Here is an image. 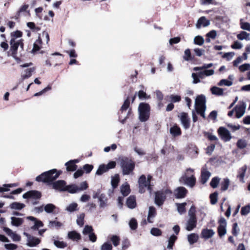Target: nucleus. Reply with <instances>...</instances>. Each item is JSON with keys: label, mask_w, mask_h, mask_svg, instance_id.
<instances>
[{"label": "nucleus", "mask_w": 250, "mask_h": 250, "mask_svg": "<svg viewBox=\"0 0 250 250\" xmlns=\"http://www.w3.org/2000/svg\"><path fill=\"white\" fill-rule=\"evenodd\" d=\"M62 173V171L57 170L56 169H52L42 173L36 178V180L38 182L47 183L48 185H52L53 188L59 191H65L66 182L63 180L54 181Z\"/></svg>", "instance_id": "1"}, {"label": "nucleus", "mask_w": 250, "mask_h": 250, "mask_svg": "<svg viewBox=\"0 0 250 250\" xmlns=\"http://www.w3.org/2000/svg\"><path fill=\"white\" fill-rule=\"evenodd\" d=\"M118 162L123 175H128L132 173L135 167V163L132 160L126 156H122L119 157Z\"/></svg>", "instance_id": "2"}, {"label": "nucleus", "mask_w": 250, "mask_h": 250, "mask_svg": "<svg viewBox=\"0 0 250 250\" xmlns=\"http://www.w3.org/2000/svg\"><path fill=\"white\" fill-rule=\"evenodd\" d=\"M139 119L141 122L147 121L150 117V106L148 103L142 102L138 106Z\"/></svg>", "instance_id": "3"}, {"label": "nucleus", "mask_w": 250, "mask_h": 250, "mask_svg": "<svg viewBox=\"0 0 250 250\" xmlns=\"http://www.w3.org/2000/svg\"><path fill=\"white\" fill-rule=\"evenodd\" d=\"M42 197V193L36 190H29L22 195L23 199H31L34 200H38Z\"/></svg>", "instance_id": "4"}, {"label": "nucleus", "mask_w": 250, "mask_h": 250, "mask_svg": "<svg viewBox=\"0 0 250 250\" xmlns=\"http://www.w3.org/2000/svg\"><path fill=\"white\" fill-rule=\"evenodd\" d=\"M218 133L222 140L225 142H228L231 139L230 132L224 127H220L218 129Z\"/></svg>", "instance_id": "5"}, {"label": "nucleus", "mask_w": 250, "mask_h": 250, "mask_svg": "<svg viewBox=\"0 0 250 250\" xmlns=\"http://www.w3.org/2000/svg\"><path fill=\"white\" fill-rule=\"evenodd\" d=\"M166 199V195H165L163 190L157 191L155 192V204L160 207L162 206Z\"/></svg>", "instance_id": "6"}, {"label": "nucleus", "mask_w": 250, "mask_h": 250, "mask_svg": "<svg viewBox=\"0 0 250 250\" xmlns=\"http://www.w3.org/2000/svg\"><path fill=\"white\" fill-rule=\"evenodd\" d=\"M246 108V104L244 102H242L240 104L236 105L234 107L236 118L239 119L242 117L245 113Z\"/></svg>", "instance_id": "7"}, {"label": "nucleus", "mask_w": 250, "mask_h": 250, "mask_svg": "<svg viewBox=\"0 0 250 250\" xmlns=\"http://www.w3.org/2000/svg\"><path fill=\"white\" fill-rule=\"evenodd\" d=\"M188 192V190L184 187H179L174 190V195L176 199L185 198Z\"/></svg>", "instance_id": "8"}, {"label": "nucleus", "mask_w": 250, "mask_h": 250, "mask_svg": "<svg viewBox=\"0 0 250 250\" xmlns=\"http://www.w3.org/2000/svg\"><path fill=\"white\" fill-rule=\"evenodd\" d=\"M139 192L143 193L146 191V188L148 184L146 181V178L145 175H142L138 179Z\"/></svg>", "instance_id": "9"}, {"label": "nucleus", "mask_w": 250, "mask_h": 250, "mask_svg": "<svg viewBox=\"0 0 250 250\" xmlns=\"http://www.w3.org/2000/svg\"><path fill=\"white\" fill-rule=\"evenodd\" d=\"M206 99L205 96L203 94L198 95L195 99V109L196 108H206Z\"/></svg>", "instance_id": "10"}, {"label": "nucleus", "mask_w": 250, "mask_h": 250, "mask_svg": "<svg viewBox=\"0 0 250 250\" xmlns=\"http://www.w3.org/2000/svg\"><path fill=\"white\" fill-rule=\"evenodd\" d=\"M180 119L184 128L185 129H188L190 127V119L188 117V113L182 112L181 114Z\"/></svg>", "instance_id": "11"}, {"label": "nucleus", "mask_w": 250, "mask_h": 250, "mask_svg": "<svg viewBox=\"0 0 250 250\" xmlns=\"http://www.w3.org/2000/svg\"><path fill=\"white\" fill-rule=\"evenodd\" d=\"M157 214L156 208L151 206L149 207L147 221L149 223H152L153 222V219L156 217Z\"/></svg>", "instance_id": "12"}, {"label": "nucleus", "mask_w": 250, "mask_h": 250, "mask_svg": "<svg viewBox=\"0 0 250 250\" xmlns=\"http://www.w3.org/2000/svg\"><path fill=\"white\" fill-rule=\"evenodd\" d=\"M67 238L73 241H79L81 239V235L80 233L76 230L69 231L67 233Z\"/></svg>", "instance_id": "13"}, {"label": "nucleus", "mask_w": 250, "mask_h": 250, "mask_svg": "<svg viewBox=\"0 0 250 250\" xmlns=\"http://www.w3.org/2000/svg\"><path fill=\"white\" fill-rule=\"evenodd\" d=\"M210 24V21L206 19L204 16L200 17L196 24V27L198 29H200L202 26L207 27Z\"/></svg>", "instance_id": "14"}, {"label": "nucleus", "mask_w": 250, "mask_h": 250, "mask_svg": "<svg viewBox=\"0 0 250 250\" xmlns=\"http://www.w3.org/2000/svg\"><path fill=\"white\" fill-rule=\"evenodd\" d=\"M215 232L212 229H204L202 230L201 236L205 239H208L212 237Z\"/></svg>", "instance_id": "15"}, {"label": "nucleus", "mask_w": 250, "mask_h": 250, "mask_svg": "<svg viewBox=\"0 0 250 250\" xmlns=\"http://www.w3.org/2000/svg\"><path fill=\"white\" fill-rule=\"evenodd\" d=\"M197 223V219L188 218L186 223V229L188 231H191L196 227Z\"/></svg>", "instance_id": "16"}, {"label": "nucleus", "mask_w": 250, "mask_h": 250, "mask_svg": "<svg viewBox=\"0 0 250 250\" xmlns=\"http://www.w3.org/2000/svg\"><path fill=\"white\" fill-rule=\"evenodd\" d=\"M98 200L100 208H104L108 206V198L105 194H101Z\"/></svg>", "instance_id": "17"}, {"label": "nucleus", "mask_w": 250, "mask_h": 250, "mask_svg": "<svg viewBox=\"0 0 250 250\" xmlns=\"http://www.w3.org/2000/svg\"><path fill=\"white\" fill-rule=\"evenodd\" d=\"M211 176V173L205 169H202L201 173V183L205 184Z\"/></svg>", "instance_id": "18"}, {"label": "nucleus", "mask_w": 250, "mask_h": 250, "mask_svg": "<svg viewBox=\"0 0 250 250\" xmlns=\"http://www.w3.org/2000/svg\"><path fill=\"white\" fill-rule=\"evenodd\" d=\"M126 205L127 207L130 209H133L135 208L137 205L135 196L134 195L129 196L127 198Z\"/></svg>", "instance_id": "19"}, {"label": "nucleus", "mask_w": 250, "mask_h": 250, "mask_svg": "<svg viewBox=\"0 0 250 250\" xmlns=\"http://www.w3.org/2000/svg\"><path fill=\"white\" fill-rule=\"evenodd\" d=\"M41 243L39 238L31 236L27 240V245L30 247H36Z\"/></svg>", "instance_id": "20"}, {"label": "nucleus", "mask_w": 250, "mask_h": 250, "mask_svg": "<svg viewBox=\"0 0 250 250\" xmlns=\"http://www.w3.org/2000/svg\"><path fill=\"white\" fill-rule=\"evenodd\" d=\"M42 44V40L41 38L40 35L38 37V39L35 41L33 44V47L31 52L32 53H35L41 48V44Z\"/></svg>", "instance_id": "21"}, {"label": "nucleus", "mask_w": 250, "mask_h": 250, "mask_svg": "<svg viewBox=\"0 0 250 250\" xmlns=\"http://www.w3.org/2000/svg\"><path fill=\"white\" fill-rule=\"evenodd\" d=\"M198 75L201 79H203L205 76H210L214 74V71L213 69H204L198 71Z\"/></svg>", "instance_id": "22"}, {"label": "nucleus", "mask_w": 250, "mask_h": 250, "mask_svg": "<svg viewBox=\"0 0 250 250\" xmlns=\"http://www.w3.org/2000/svg\"><path fill=\"white\" fill-rule=\"evenodd\" d=\"M170 134L173 137H176L181 134V130L180 128L177 125H175L171 127L169 129Z\"/></svg>", "instance_id": "23"}, {"label": "nucleus", "mask_w": 250, "mask_h": 250, "mask_svg": "<svg viewBox=\"0 0 250 250\" xmlns=\"http://www.w3.org/2000/svg\"><path fill=\"white\" fill-rule=\"evenodd\" d=\"M247 169V167L246 165H244L240 168L238 171V174L237 177L239 178L240 181L244 182V178L246 174V170Z\"/></svg>", "instance_id": "24"}, {"label": "nucleus", "mask_w": 250, "mask_h": 250, "mask_svg": "<svg viewBox=\"0 0 250 250\" xmlns=\"http://www.w3.org/2000/svg\"><path fill=\"white\" fill-rule=\"evenodd\" d=\"M25 207L23 203L20 202H13L9 205V208L12 209L20 210Z\"/></svg>", "instance_id": "25"}, {"label": "nucleus", "mask_w": 250, "mask_h": 250, "mask_svg": "<svg viewBox=\"0 0 250 250\" xmlns=\"http://www.w3.org/2000/svg\"><path fill=\"white\" fill-rule=\"evenodd\" d=\"M10 50L12 51L11 54H13V56L17 54V50L18 48V44L17 42L15 41V39L12 38L10 42Z\"/></svg>", "instance_id": "26"}, {"label": "nucleus", "mask_w": 250, "mask_h": 250, "mask_svg": "<svg viewBox=\"0 0 250 250\" xmlns=\"http://www.w3.org/2000/svg\"><path fill=\"white\" fill-rule=\"evenodd\" d=\"M65 191L74 194L79 192L78 186L75 184H70L66 186Z\"/></svg>", "instance_id": "27"}, {"label": "nucleus", "mask_w": 250, "mask_h": 250, "mask_svg": "<svg viewBox=\"0 0 250 250\" xmlns=\"http://www.w3.org/2000/svg\"><path fill=\"white\" fill-rule=\"evenodd\" d=\"M11 224L12 226L15 227H19L23 223V219L21 218H18L16 217H11Z\"/></svg>", "instance_id": "28"}, {"label": "nucleus", "mask_w": 250, "mask_h": 250, "mask_svg": "<svg viewBox=\"0 0 250 250\" xmlns=\"http://www.w3.org/2000/svg\"><path fill=\"white\" fill-rule=\"evenodd\" d=\"M121 192L123 196H127L130 192L129 185L127 183L122 185L121 187Z\"/></svg>", "instance_id": "29"}, {"label": "nucleus", "mask_w": 250, "mask_h": 250, "mask_svg": "<svg viewBox=\"0 0 250 250\" xmlns=\"http://www.w3.org/2000/svg\"><path fill=\"white\" fill-rule=\"evenodd\" d=\"M120 182V177L118 174H116L111 177V184L113 189L117 188Z\"/></svg>", "instance_id": "30"}, {"label": "nucleus", "mask_w": 250, "mask_h": 250, "mask_svg": "<svg viewBox=\"0 0 250 250\" xmlns=\"http://www.w3.org/2000/svg\"><path fill=\"white\" fill-rule=\"evenodd\" d=\"M210 91L213 95L216 96H222L223 95V89L216 86L211 87Z\"/></svg>", "instance_id": "31"}, {"label": "nucleus", "mask_w": 250, "mask_h": 250, "mask_svg": "<svg viewBox=\"0 0 250 250\" xmlns=\"http://www.w3.org/2000/svg\"><path fill=\"white\" fill-rule=\"evenodd\" d=\"M198 238L199 236L197 233H192L188 235V240L190 245L197 242Z\"/></svg>", "instance_id": "32"}, {"label": "nucleus", "mask_w": 250, "mask_h": 250, "mask_svg": "<svg viewBox=\"0 0 250 250\" xmlns=\"http://www.w3.org/2000/svg\"><path fill=\"white\" fill-rule=\"evenodd\" d=\"M177 237L175 235H171L168 238L167 248L168 249H172L175 242L177 240Z\"/></svg>", "instance_id": "33"}, {"label": "nucleus", "mask_w": 250, "mask_h": 250, "mask_svg": "<svg viewBox=\"0 0 250 250\" xmlns=\"http://www.w3.org/2000/svg\"><path fill=\"white\" fill-rule=\"evenodd\" d=\"M54 237H53V244L57 248L64 249L67 247V244L66 242L54 239Z\"/></svg>", "instance_id": "34"}, {"label": "nucleus", "mask_w": 250, "mask_h": 250, "mask_svg": "<svg viewBox=\"0 0 250 250\" xmlns=\"http://www.w3.org/2000/svg\"><path fill=\"white\" fill-rule=\"evenodd\" d=\"M186 179L187 180L186 185L190 188H193L195 185L196 178L193 175H191L190 177L187 176V178Z\"/></svg>", "instance_id": "35"}, {"label": "nucleus", "mask_w": 250, "mask_h": 250, "mask_svg": "<svg viewBox=\"0 0 250 250\" xmlns=\"http://www.w3.org/2000/svg\"><path fill=\"white\" fill-rule=\"evenodd\" d=\"M35 68L34 67H32L30 68L26 69L24 70L25 74L21 75V79L22 80H25L28 79L32 76V73L35 71Z\"/></svg>", "instance_id": "36"}, {"label": "nucleus", "mask_w": 250, "mask_h": 250, "mask_svg": "<svg viewBox=\"0 0 250 250\" xmlns=\"http://www.w3.org/2000/svg\"><path fill=\"white\" fill-rule=\"evenodd\" d=\"M250 34L247 32L242 31L237 35V38L240 40H246V41H250Z\"/></svg>", "instance_id": "37"}, {"label": "nucleus", "mask_w": 250, "mask_h": 250, "mask_svg": "<svg viewBox=\"0 0 250 250\" xmlns=\"http://www.w3.org/2000/svg\"><path fill=\"white\" fill-rule=\"evenodd\" d=\"M57 207L53 204L49 203L45 205L44 210L47 213H53Z\"/></svg>", "instance_id": "38"}, {"label": "nucleus", "mask_w": 250, "mask_h": 250, "mask_svg": "<svg viewBox=\"0 0 250 250\" xmlns=\"http://www.w3.org/2000/svg\"><path fill=\"white\" fill-rule=\"evenodd\" d=\"M107 171H108V170H107V168L105 167V165L102 164L99 166V167L96 172V175H102L103 174H104V173L106 172Z\"/></svg>", "instance_id": "39"}, {"label": "nucleus", "mask_w": 250, "mask_h": 250, "mask_svg": "<svg viewBox=\"0 0 250 250\" xmlns=\"http://www.w3.org/2000/svg\"><path fill=\"white\" fill-rule=\"evenodd\" d=\"M178 212L180 214H182L186 212V203H176Z\"/></svg>", "instance_id": "40"}, {"label": "nucleus", "mask_w": 250, "mask_h": 250, "mask_svg": "<svg viewBox=\"0 0 250 250\" xmlns=\"http://www.w3.org/2000/svg\"><path fill=\"white\" fill-rule=\"evenodd\" d=\"M196 212V207L194 205H192L188 211L189 218L197 219Z\"/></svg>", "instance_id": "41"}, {"label": "nucleus", "mask_w": 250, "mask_h": 250, "mask_svg": "<svg viewBox=\"0 0 250 250\" xmlns=\"http://www.w3.org/2000/svg\"><path fill=\"white\" fill-rule=\"evenodd\" d=\"M65 210L69 212H72L78 210V204L76 203H72L69 204L65 208Z\"/></svg>", "instance_id": "42"}, {"label": "nucleus", "mask_w": 250, "mask_h": 250, "mask_svg": "<svg viewBox=\"0 0 250 250\" xmlns=\"http://www.w3.org/2000/svg\"><path fill=\"white\" fill-rule=\"evenodd\" d=\"M189 155L192 158H196L198 154V150L197 147L193 146L190 147L188 150Z\"/></svg>", "instance_id": "43"}, {"label": "nucleus", "mask_w": 250, "mask_h": 250, "mask_svg": "<svg viewBox=\"0 0 250 250\" xmlns=\"http://www.w3.org/2000/svg\"><path fill=\"white\" fill-rule=\"evenodd\" d=\"M193 57L191 55L190 50L189 49H187L184 51V56L183 59L186 61H191L193 59Z\"/></svg>", "instance_id": "44"}, {"label": "nucleus", "mask_w": 250, "mask_h": 250, "mask_svg": "<svg viewBox=\"0 0 250 250\" xmlns=\"http://www.w3.org/2000/svg\"><path fill=\"white\" fill-rule=\"evenodd\" d=\"M213 66L212 63H204L202 66L199 67H195L193 68V70L195 71H198L204 69H207Z\"/></svg>", "instance_id": "45"}, {"label": "nucleus", "mask_w": 250, "mask_h": 250, "mask_svg": "<svg viewBox=\"0 0 250 250\" xmlns=\"http://www.w3.org/2000/svg\"><path fill=\"white\" fill-rule=\"evenodd\" d=\"M229 185V180L228 178H225L221 183V190L222 191H226Z\"/></svg>", "instance_id": "46"}, {"label": "nucleus", "mask_w": 250, "mask_h": 250, "mask_svg": "<svg viewBox=\"0 0 250 250\" xmlns=\"http://www.w3.org/2000/svg\"><path fill=\"white\" fill-rule=\"evenodd\" d=\"M129 226L131 230H136L138 227V223L136 219L134 218H131L129 222Z\"/></svg>", "instance_id": "47"}, {"label": "nucleus", "mask_w": 250, "mask_h": 250, "mask_svg": "<svg viewBox=\"0 0 250 250\" xmlns=\"http://www.w3.org/2000/svg\"><path fill=\"white\" fill-rule=\"evenodd\" d=\"M84 213H82L77 217L76 223L80 227H82L84 224Z\"/></svg>", "instance_id": "48"}, {"label": "nucleus", "mask_w": 250, "mask_h": 250, "mask_svg": "<svg viewBox=\"0 0 250 250\" xmlns=\"http://www.w3.org/2000/svg\"><path fill=\"white\" fill-rule=\"evenodd\" d=\"M194 43L198 45H202L204 43L205 40L201 36H197L194 39Z\"/></svg>", "instance_id": "49"}, {"label": "nucleus", "mask_w": 250, "mask_h": 250, "mask_svg": "<svg viewBox=\"0 0 250 250\" xmlns=\"http://www.w3.org/2000/svg\"><path fill=\"white\" fill-rule=\"evenodd\" d=\"M236 145L237 147L239 149H243L246 147L247 143L245 140L239 139L237 142Z\"/></svg>", "instance_id": "50"}, {"label": "nucleus", "mask_w": 250, "mask_h": 250, "mask_svg": "<svg viewBox=\"0 0 250 250\" xmlns=\"http://www.w3.org/2000/svg\"><path fill=\"white\" fill-rule=\"evenodd\" d=\"M218 192L215 191L209 195L210 203L212 205L215 204L217 202Z\"/></svg>", "instance_id": "51"}, {"label": "nucleus", "mask_w": 250, "mask_h": 250, "mask_svg": "<svg viewBox=\"0 0 250 250\" xmlns=\"http://www.w3.org/2000/svg\"><path fill=\"white\" fill-rule=\"evenodd\" d=\"M219 181V178L218 177H214L212 178L210 182V186L213 188H216L218 185Z\"/></svg>", "instance_id": "52"}, {"label": "nucleus", "mask_w": 250, "mask_h": 250, "mask_svg": "<svg viewBox=\"0 0 250 250\" xmlns=\"http://www.w3.org/2000/svg\"><path fill=\"white\" fill-rule=\"evenodd\" d=\"M130 105V100L129 97H127L126 100H125L123 104L121 106L120 111L123 112L124 111L126 110L129 107Z\"/></svg>", "instance_id": "53"}, {"label": "nucleus", "mask_w": 250, "mask_h": 250, "mask_svg": "<svg viewBox=\"0 0 250 250\" xmlns=\"http://www.w3.org/2000/svg\"><path fill=\"white\" fill-rule=\"evenodd\" d=\"M65 166H66V170L68 172L69 171H74L76 170L77 168V166L74 164V163H70L69 164L67 165L66 164V163L65 164Z\"/></svg>", "instance_id": "54"}, {"label": "nucleus", "mask_w": 250, "mask_h": 250, "mask_svg": "<svg viewBox=\"0 0 250 250\" xmlns=\"http://www.w3.org/2000/svg\"><path fill=\"white\" fill-rule=\"evenodd\" d=\"M151 235L155 236H159L162 235V232L161 230L157 228H153L150 230Z\"/></svg>", "instance_id": "55"}, {"label": "nucleus", "mask_w": 250, "mask_h": 250, "mask_svg": "<svg viewBox=\"0 0 250 250\" xmlns=\"http://www.w3.org/2000/svg\"><path fill=\"white\" fill-rule=\"evenodd\" d=\"M232 83H233L231 81H229L227 79H222L218 83V85L222 86L224 85L227 86H230L232 85Z\"/></svg>", "instance_id": "56"}, {"label": "nucleus", "mask_w": 250, "mask_h": 250, "mask_svg": "<svg viewBox=\"0 0 250 250\" xmlns=\"http://www.w3.org/2000/svg\"><path fill=\"white\" fill-rule=\"evenodd\" d=\"M218 235L220 237L225 235L227 232L226 227L219 226L217 229Z\"/></svg>", "instance_id": "57"}, {"label": "nucleus", "mask_w": 250, "mask_h": 250, "mask_svg": "<svg viewBox=\"0 0 250 250\" xmlns=\"http://www.w3.org/2000/svg\"><path fill=\"white\" fill-rule=\"evenodd\" d=\"M110 240L112 241L113 245L115 247H117V246L119 245L120 243V239L118 236L116 235H113L110 238Z\"/></svg>", "instance_id": "58"}, {"label": "nucleus", "mask_w": 250, "mask_h": 250, "mask_svg": "<svg viewBox=\"0 0 250 250\" xmlns=\"http://www.w3.org/2000/svg\"><path fill=\"white\" fill-rule=\"evenodd\" d=\"M93 231V229L91 226L85 225L83 230V235L89 234L90 233H92Z\"/></svg>", "instance_id": "59"}, {"label": "nucleus", "mask_w": 250, "mask_h": 250, "mask_svg": "<svg viewBox=\"0 0 250 250\" xmlns=\"http://www.w3.org/2000/svg\"><path fill=\"white\" fill-rule=\"evenodd\" d=\"M138 96L140 100L147 99L150 98L149 95L148 96L146 93L142 90L139 91Z\"/></svg>", "instance_id": "60"}, {"label": "nucleus", "mask_w": 250, "mask_h": 250, "mask_svg": "<svg viewBox=\"0 0 250 250\" xmlns=\"http://www.w3.org/2000/svg\"><path fill=\"white\" fill-rule=\"evenodd\" d=\"M250 212V205L249 204L243 207L241 209V214L242 215H247Z\"/></svg>", "instance_id": "61"}, {"label": "nucleus", "mask_w": 250, "mask_h": 250, "mask_svg": "<svg viewBox=\"0 0 250 250\" xmlns=\"http://www.w3.org/2000/svg\"><path fill=\"white\" fill-rule=\"evenodd\" d=\"M43 226V223L37 219L34 222V225L31 227V229L33 230H38L39 228L42 227Z\"/></svg>", "instance_id": "62"}, {"label": "nucleus", "mask_w": 250, "mask_h": 250, "mask_svg": "<svg viewBox=\"0 0 250 250\" xmlns=\"http://www.w3.org/2000/svg\"><path fill=\"white\" fill-rule=\"evenodd\" d=\"M62 226V224L61 222H58V221H50L49 222L48 226L50 228L55 227L57 228H59L61 227Z\"/></svg>", "instance_id": "63"}, {"label": "nucleus", "mask_w": 250, "mask_h": 250, "mask_svg": "<svg viewBox=\"0 0 250 250\" xmlns=\"http://www.w3.org/2000/svg\"><path fill=\"white\" fill-rule=\"evenodd\" d=\"M112 246L111 244L108 242L103 244L101 248V250H112Z\"/></svg>", "instance_id": "64"}]
</instances>
